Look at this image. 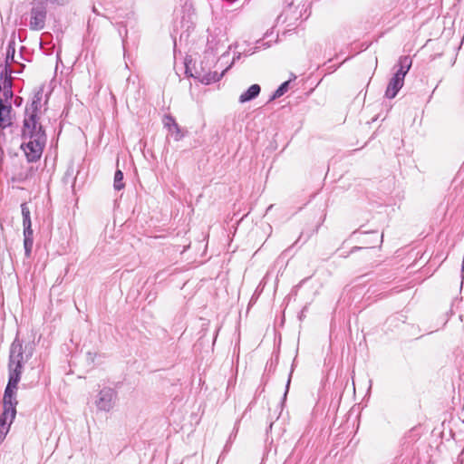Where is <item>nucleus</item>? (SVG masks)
Segmentation results:
<instances>
[{
	"instance_id": "2",
	"label": "nucleus",
	"mask_w": 464,
	"mask_h": 464,
	"mask_svg": "<svg viewBox=\"0 0 464 464\" xmlns=\"http://www.w3.org/2000/svg\"><path fill=\"white\" fill-rule=\"evenodd\" d=\"M308 8V0H285L283 10L277 16V22L287 24L288 26L295 25L298 21L309 16Z\"/></svg>"
},
{
	"instance_id": "7",
	"label": "nucleus",
	"mask_w": 464,
	"mask_h": 464,
	"mask_svg": "<svg viewBox=\"0 0 464 464\" xmlns=\"http://www.w3.org/2000/svg\"><path fill=\"white\" fill-rule=\"evenodd\" d=\"M15 395L16 391L5 388L3 398L4 412L2 415L10 417V422H13L16 415V405L18 401Z\"/></svg>"
},
{
	"instance_id": "22",
	"label": "nucleus",
	"mask_w": 464,
	"mask_h": 464,
	"mask_svg": "<svg viewBox=\"0 0 464 464\" xmlns=\"http://www.w3.org/2000/svg\"><path fill=\"white\" fill-rule=\"evenodd\" d=\"M24 239H34L32 226H24Z\"/></svg>"
},
{
	"instance_id": "15",
	"label": "nucleus",
	"mask_w": 464,
	"mask_h": 464,
	"mask_svg": "<svg viewBox=\"0 0 464 464\" xmlns=\"http://www.w3.org/2000/svg\"><path fill=\"white\" fill-rule=\"evenodd\" d=\"M289 81H286L285 82H283L276 91L275 92L273 93V95L271 96L270 98V102L271 101H274L281 96H283L288 90V87H289Z\"/></svg>"
},
{
	"instance_id": "3",
	"label": "nucleus",
	"mask_w": 464,
	"mask_h": 464,
	"mask_svg": "<svg viewBox=\"0 0 464 464\" xmlns=\"http://www.w3.org/2000/svg\"><path fill=\"white\" fill-rule=\"evenodd\" d=\"M12 78L6 77V68L0 69V92H3V97L0 98V128L5 129L10 126L12 106L10 101L14 93L12 91Z\"/></svg>"
},
{
	"instance_id": "14",
	"label": "nucleus",
	"mask_w": 464,
	"mask_h": 464,
	"mask_svg": "<svg viewBox=\"0 0 464 464\" xmlns=\"http://www.w3.org/2000/svg\"><path fill=\"white\" fill-rule=\"evenodd\" d=\"M21 211L23 216V227L32 226L30 209L26 203L21 204Z\"/></svg>"
},
{
	"instance_id": "13",
	"label": "nucleus",
	"mask_w": 464,
	"mask_h": 464,
	"mask_svg": "<svg viewBox=\"0 0 464 464\" xmlns=\"http://www.w3.org/2000/svg\"><path fill=\"white\" fill-rule=\"evenodd\" d=\"M8 419L10 420V417H5L4 415H1L0 417V442H2L5 438L9 430L10 424L12 423L9 421V423L7 424Z\"/></svg>"
},
{
	"instance_id": "27",
	"label": "nucleus",
	"mask_w": 464,
	"mask_h": 464,
	"mask_svg": "<svg viewBox=\"0 0 464 464\" xmlns=\"http://www.w3.org/2000/svg\"><path fill=\"white\" fill-rule=\"evenodd\" d=\"M92 12H93V13H95V14H99V13H98V11H97V9L95 8V6H93V8H92Z\"/></svg>"
},
{
	"instance_id": "24",
	"label": "nucleus",
	"mask_w": 464,
	"mask_h": 464,
	"mask_svg": "<svg viewBox=\"0 0 464 464\" xmlns=\"http://www.w3.org/2000/svg\"><path fill=\"white\" fill-rule=\"evenodd\" d=\"M88 358H89L92 362H93V360H94V357H93V355H92V353H88Z\"/></svg>"
},
{
	"instance_id": "9",
	"label": "nucleus",
	"mask_w": 464,
	"mask_h": 464,
	"mask_svg": "<svg viewBox=\"0 0 464 464\" xmlns=\"http://www.w3.org/2000/svg\"><path fill=\"white\" fill-rule=\"evenodd\" d=\"M163 124L169 130V134L174 138L175 140L178 141L183 138V131L171 115L164 116Z\"/></svg>"
},
{
	"instance_id": "12",
	"label": "nucleus",
	"mask_w": 464,
	"mask_h": 464,
	"mask_svg": "<svg viewBox=\"0 0 464 464\" xmlns=\"http://www.w3.org/2000/svg\"><path fill=\"white\" fill-rule=\"evenodd\" d=\"M261 92V88L258 84H252L246 92L239 96V102L245 103L256 98Z\"/></svg>"
},
{
	"instance_id": "26",
	"label": "nucleus",
	"mask_w": 464,
	"mask_h": 464,
	"mask_svg": "<svg viewBox=\"0 0 464 464\" xmlns=\"http://www.w3.org/2000/svg\"><path fill=\"white\" fill-rule=\"evenodd\" d=\"M20 176H21V177L19 178L20 179H27V178H28V175L22 176V174H20Z\"/></svg>"
},
{
	"instance_id": "1",
	"label": "nucleus",
	"mask_w": 464,
	"mask_h": 464,
	"mask_svg": "<svg viewBox=\"0 0 464 464\" xmlns=\"http://www.w3.org/2000/svg\"><path fill=\"white\" fill-rule=\"evenodd\" d=\"M23 138L28 140L21 145L28 162L36 161L42 155L46 140L42 125L38 121H34L33 118L24 121Z\"/></svg>"
},
{
	"instance_id": "11",
	"label": "nucleus",
	"mask_w": 464,
	"mask_h": 464,
	"mask_svg": "<svg viewBox=\"0 0 464 464\" xmlns=\"http://www.w3.org/2000/svg\"><path fill=\"white\" fill-rule=\"evenodd\" d=\"M14 53H15L14 42L10 41L8 44L6 53H5V63H0V69L2 67L6 68V77L7 78H11L12 72L10 70V63H12L14 61Z\"/></svg>"
},
{
	"instance_id": "19",
	"label": "nucleus",
	"mask_w": 464,
	"mask_h": 464,
	"mask_svg": "<svg viewBox=\"0 0 464 464\" xmlns=\"http://www.w3.org/2000/svg\"><path fill=\"white\" fill-rule=\"evenodd\" d=\"M9 373H17V375L21 376L23 372V364L12 362L8 363Z\"/></svg>"
},
{
	"instance_id": "16",
	"label": "nucleus",
	"mask_w": 464,
	"mask_h": 464,
	"mask_svg": "<svg viewBox=\"0 0 464 464\" xmlns=\"http://www.w3.org/2000/svg\"><path fill=\"white\" fill-rule=\"evenodd\" d=\"M113 187L116 190H121L124 188L123 173L120 169L115 171Z\"/></svg>"
},
{
	"instance_id": "21",
	"label": "nucleus",
	"mask_w": 464,
	"mask_h": 464,
	"mask_svg": "<svg viewBox=\"0 0 464 464\" xmlns=\"http://www.w3.org/2000/svg\"><path fill=\"white\" fill-rule=\"evenodd\" d=\"M38 1L44 3L45 6H47V5L62 6L68 3V0H38Z\"/></svg>"
},
{
	"instance_id": "10",
	"label": "nucleus",
	"mask_w": 464,
	"mask_h": 464,
	"mask_svg": "<svg viewBox=\"0 0 464 464\" xmlns=\"http://www.w3.org/2000/svg\"><path fill=\"white\" fill-rule=\"evenodd\" d=\"M9 362L14 363H24V352L22 343L16 338L12 343L10 347V355H9Z\"/></svg>"
},
{
	"instance_id": "8",
	"label": "nucleus",
	"mask_w": 464,
	"mask_h": 464,
	"mask_svg": "<svg viewBox=\"0 0 464 464\" xmlns=\"http://www.w3.org/2000/svg\"><path fill=\"white\" fill-rule=\"evenodd\" d=\"M43 98V92H37L32 100V102L29 107L25 109V117L24 121H27L28 119L33 118L34 121H38L37 119V111L41 107V102Z\"/></svg>"
},
{
	"instance_id": "18",
	"label": "nucleus",
	"mask_w": 464,
	"mask_h": 464,
	"mask_svg": "<svg viewBox=\"0 0 464 464\" xmlns=\"http://www.w3.org/2000/svg\"><path fill=\"white\" fill-rule=\"evenodd\" d=\"M223 73L218 74L217 72L213 73H208V75L204 76L202 79V82L206 84H209L212 82H218L222 77Z\"/></svg>"
},
{
	"instance_id": "17",
	"label": "nucleus",
	"mask_w": 464,
	"mask_h": 464,
	"mask_svg": "<svg viewBox=\"0 0 464 464\" xmlns=\"http://www.w3.org/2000/svg\"><path fill=\"white\" fill-rule=\"evenodd\" d=\"M21 376L17 375V373H9L8 382L5 388L16 391Z\"/></svg>"
},
{
	"instance_id": "20",
	"label": "nucleus",
	"mask_w": 464,
	"mask_h": 464,
	"mask_svg": "<svg viewBox=\"0 0 464 464\" xmlns=\"http://www.w3.org/2000/svg\"><path fill=\"white\" fill-rule=\"evenodd\" d=\"M34 239H24V255L26 257L31 256Z\"/></svg>"
},
{
	"instance_id": "25",
	"label": "nucleus",
	"mask_w": 464,
	"mask_h": 464,
	"mask_svg": "<svg viewBox=\"0 0 464 464\" xmlns=\"http://www.w3.org/2000/svg\"><path fill=\"white\" fill-rule=\"evenodd\" d=\"M20 102H21V98H16V99H15V101H14V103H15L16 105H19V104H20Z\"/></svg>"
},
{
	"instance_id": "5",
	"label": "nucleus",
	"mask_w": 464,
	"mask_h": 464,
	"mask_svg": "<svg viewBox=\"0 0 464 464\" xmlns=\"http://www.w3.org/2000/svg\"><path fill=\"white\" fill-rule=\"evenodd\" d=\"M47 8L43 2L34 0L29 12L28 26L33 31H41L45 26Z\"/></svg>"
},
{
	"instance_id": "6",
	"label": "nucleus",
	"mask_w": 464,
	"mask_h": 464,
	"mask_svg": "<svg viewBox=\"0 0 464 464\" xmlns=\"http://www.w3.org/2000/svg\"><path fill=\"white\" fill-rule=\"evenodd\" d=\"M117 392L114 389L104 387L102 388L95 401L98 410L102 411H110L115 403Z\"/></svg>"
},
{
	"instance_id": "23",
	"label": "nucleus",
	"mask_w": 464,
	"mask_h": 464,
	"mask_svg": "<svg viewBox=\"0 0 464 464\" xmlns=\"http://www.w3.org/2000/svg\"><path fill=\"white\" fill-rule=\"evenodd\" d=\"M289 384H290V377L288 378V381H287V383H286V390H285V396L287 393V391H288V388H289Z\"/></svg>"
},
{
	"instance_id": "4",
	"label": "nucleus",
	"mask_w": 464,
	"mask_h": 464,
	"mask_svg": "<svg viewBox=\"0 0 464 464\" xmlns=\"http://www.w3.org/2000/svg\"><path fill=\"white\" fill-rule=\"evenodd\" d=\"M412 64V60L410 56H401L400 57L397 66L399 67L397 71L394 72L393 76L390 80L385 96L389 99H393L399 91L402 88L404 84V78L411 69Z\"/></svg>"
}]
</instances>
